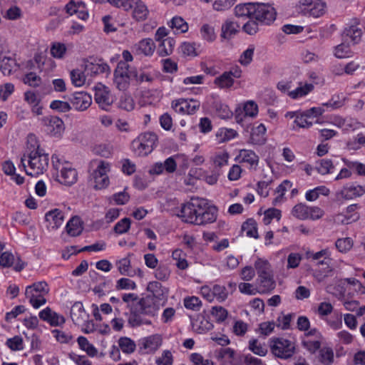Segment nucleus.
I'll list each match as a JSON object with an SVG mask.
<instances>
[{"label": "nucleus", "instance_id": "obj_1", "mask_svg": "<svg viewBox=\"0 0 365 365\" xmlns=\"http://www.w3.org/2000/svg\"><path fill=\"white\" fill-rule=\"evenodd\" d=\"M48 154L41 148L34 135L27 138L26 150L21 158V164L28 175L36 176L43 173L48 167Z\"/></svg>", "mask_w": 365, "mask_h": 365}, {"label": "nucleus", "instance_id": "obj_2", "mask_svg": "<svg viewBox=\"0 0 365 365\" xmlns=\"http://www.w3.org/2000/svg\"><path fill=\"white\" fill-rule=\"evenodd\" d=\"M158 312V307L150 297H142L138 304L132 305L128 317V324L131 327L150 324L151 322L144 316L154 317Z\"/></svg>", "mask_w": 365, "mask_h": 365}, {"label": "nucleus", "instance_id": "obj_3", "mask_svg": "<svg viewBox=\"0 0 365 365\" xmlns=\"http://www.w3.org/2000/svg\"><path fill=\"white\" fill-rule=\"evenodd\" d=\"M53 169L56 171V179L61 184L71 185L77 180V172L68 163L61 162L56 154L51 156Z\"/></svg>", "mask_w": 365, "mask_h": 365}, {"label": "nucleus", "instance_id": "obj_4", "mask_svg": "<svg viewBox=\"0 0 365 365\" xmlns=\"http://www.w3.org/2000/svg\"><path fill=\"white\" fill-rule=\"evenodd\" d=\"M205 205L204 199H192L181 205L180 209H176L175 215L187 223L196 224L198 212Z\"/></svg>", "mask_w": 365, "mask_h": 365}, {"label": "nucleus", "instance_id": "obj_5", "mask_svg": "<svg viewBox=\"0 0 365 365\" xmlns=\"http://www.w3.org/2000/svg\"><path fill=\"white\" fill-rule=\"evenodd\" d=\"M157 140L158 137L154 133H141L133 140L132 149L138 156L147 155L152 152Z\"/></svg>", "mask_w": 365, "mask_h": 365}, {"label": "nucleus", "instance_id": "obj_6", "mask_svg": "<svg viewBox=\"0 0 365 365\" xmlns=\"http://www.w3.org/2000/svg\"><path fill=\"white\" fill-rule=\"evenodd\" d=\"M138 79V72L135 70H130L126 62L120 61L114 72V83L120 91L126 90L130 81Z\"/></svg>", "mask_w": 365, "mask_h": 365}, {"label": "nucleus", "instance_id": "obj_7", "mask_svg": "<svg viewBox=\"0 0 365 365\" xmlns=\"http://www.w3.org/2000/svg\"><path fill=\"white\" fill-rule=\"evenodd\" d=\"M269 346L272 353L275 356L283 359L292 357L295 351L294 344L284 338L274 337L270 339Z\"/></svg>", "mask_w": 365, "mask_h": 365}, {"label": "nucleus", "instance_id": "obj_8", "mask_svg": "<svg viewBox=\"0 0 365 365\" xmlns=\"http://www.w3.org/2000/svg\"><path fill=\"white\" fill-rule=\"evenodd\" d=\"M97 167L91 175V181L95 189H103L109 185L108 173L110 171V164L104 160L97 162Z\"/></svg>", "mask_w": 365, "mask_h": 365}, {"label": "nucleus", "instance_id": "obj_9", "mask_svg": "<svg viewBox=\"0 0 365 365\" xmlns=\"http://www.w3.org/2000/svg\"><path fill=\"white\" fill-rule=\"evenodd\" d=\"M253 11V19L265 25L271 24L277 16L274 8L267 4L256 3Z\"/></svg>", "mask_w": 365, "mask_h": 365}, {"label": "nucleus", "instance_id": "obj_10", "mask_svg": "<svg viewBox=\"0 0 365 365\" xmlns=\"http://www.w3.org/2000/svg\"><path fill=\"white\" fill-rule=\"evenodd\" d=\"M147 291L150 293L145 297H150L153 302L158 305V310L162 307L166 300L168 289L157 282L153 281L148 283L147 286Z\"/></svg>", "mask_w": 365, "mask_h": 365}, {"label": "nucleus", "instance_id": "obj_11", "mask_svg": "<svg viewBox=\"0 0 365 365\" xmlns=\"http://www.w3.org/2000/svg\"><path fill=\"white\" fill-rule=\"evenodd\" d=\"M94 99L98 106L105 110H108L114 102V98L110 94L108 88L102 83H98L95 86Z\"/></svg>", "mask_w": 365, "mask_h": 365}, {"label": "nucleus", "instance_id": "obj_12", "mask_svg": "<svg viewBox=\"0 0 365 365\" xmlns=\"http://www.w3.org/2000/svg\"><path fill=\"white\" fill-rule=\"evenodd\" d=\"M200 103L194 99H178L172 102V108L176 113L181 114H193L199 109Z\"/></svg>", "mask_w": 365, "mask_h": 365}, {"label": "nucleus", "instance_id": "obj_13", "mask_svg": "<svg viewBox=\"0 0 365 365\" xmlns=\"http://www.w3.org/2000/svg\"><path fill=\"white\" fill-rule=\"evenodd\" d=\"M303 11L314 17H319L325 13L326 3L323 0H299Z\"/></svg>", "mask_w": 365, "mask_h": 365}, {"label": "nucleus", "instance_id": "obj_14", "mask_svg": "<svg viewBox=\"0 0 365 365\" xmlns=\"http://www.w3.org/2000/svg\"><path fill=\"white\" fill-rule=\"evenodd\" d=\"M42 122L46 128L47 133L52 136H59L64 130V123L57 116L49 115L43 117Z\"/></svg>", "mask_w": 365, "mask_h": 365}, {"label": "nucleus", "instance_id": "obj_15", "mask_svg": "<svg viewBox=\"0 0 365 365\" xmlns=\"http://www.w3.org/2000/svg\"><path fill=\"white\" fill-rule=\"evenodd\" d=\"M217 210L215 207L208 206L205 200V205L203 208H200L198 212L196 224L197 225H203L207 223H212L217 219Z\"/></svg>", "mask_w": 365, "mask_h": 365}, {"label": "nucleus", "instance_id": "obj_16", "mask_svg": "<svg viewBox=\"0 0 365 365\" xmlns=\"http://www.w3.org/2000/svg\"><path fill=\"white\" fill-rule=\"evenodd\" d=\"M72 107L78 111L86 110L91 104V96L86 92H76L70 99Z\"/></svg>", "mask_w": 365, "mask_h": 365}, {"label": "nucleus", "instance_id": "obj_17", "mask_svg": "<svg viewBox=\"0 0 365 365\" xmlns=\"http://www.w3.org/2000/svg\"><path fill=\"white\" fill-rule=\"evenodd\" d=\"M236 159L240 163L248 164L250 170H256L259 162V156L253 150L249 149L240 150Z\"/></svg>", "mask_w": 365, "mask_h": 365}, {"label": "nucleus", "instance_id": "obj_18", "mask_svg": "<svg viewBox=\"0 0 365 365\" xmlns=\"http://www.w3.org/2000/svg\"><path fill=\"white\" fill-rule=\"evenodd\" d=\"M365 193V189L361 185H350L344 187L339 192L336 197L340 200H351L360 197Z\"/></svg>", "mask_w": 365, "mask_h": 365}, {"label": "nucleus", "instance_id": "obj_19", "mask_svg": "<svg viewBox=\"0 0 365 365\" xmlns=\"http://www.w3.org/2000/svg\"><path fill=\"white\" fill-rule=\"evenodd\" d=\"M39 317L53 327L61 326L65 323V318L53 311L50 307H46L41 311Z\"/></svg>", "mask_w": 365, "mask_h": 365}, {"label": "nucleus", "instance_id": "obj_20", "mask_svg": "<svg viewBox=\"0 0 365 365\" xmlns=\"http://www.w3.org/2000/svg\"><path fill=\"white\" fill-rule=\"evenodd\" d=\"M240 25L237 22L227 19L221 26V41H229L232 38L240 31Z\"/></svg>", "mask_w": 365, "mask_h": 365}, {"label": "nucleus", "instance_id": "obj_21", "mask_svg": "<svg viewBox=\"0 0 365 365\" xmlns=\"http://www.w3.org/2000/svg\"><path fill=\"white\" fill-rule=\"evenodd\" d=\"M65 9L70 16H76L81 20H86L88 16L85 4L82 2L76 4L71 1L66 4Z\"/></svg>", "mask_w": 365, "mask_h": 365}, {"label": "nucleus", "instance_id": "obj_22", "mask_svg": "<svg viewBox=\"0 0 365 365\" xmlns=\"http://www.w3.org/2000/svg\"><path fill=\"white\" fill-rule=\"evenodd\" d=\"M84 70L87 75L91 76L110 72L108 65L101 60L95 62H86L85 63Z\"/></svg>", "mask_w": 365, "mask_h": 365}, {"label": "nucleus", "instance_id": "obj_23", "mask_svg": "<svg viewBox=\"0 0 365 365\" xmlns=\"http://www.w3.org/2000/svg\"><path fill=\"white\" fill-rule=\"evenodd\" d=\"M133 48L138 54H143L146 56H150L153 54L156 46L153 40L148 38L140 41L133 46Z\"/></svg>", "mask_w": 365, "mask_h": 365}, {"label": "nucleus", "instance_id": "obj_24", "mask_svg": "<svg viewBox=\"0 0 365 365\" xmlns=\"http://www.w3.org/2000/svg\"><path fill=\"white\" fill-rule=\"evenodd\" d=\"M132 16L136 21L145 20L149 14V10L145 4L141 0L133 1Z\"/></svg>", "mask_w": 365, "mask_h": 365}, {"label": "nucleus", "instance_id": "obj_25", "mask_svg": "<svg viewBox=\"0 0 365 365\" xmlns=\"http://www.w3.org/2000/svg\"><path fill=\"white\" fill-rule=\"evenodd\" d=\"M266 127L263 123H260L252 130L250 143L253 145H261L266 142Z\"/></svg>", "mask_w": 365, "mask_h": 365}, {"label": "nucleus", "instance_id": "obj_26", "mask_svg": "<svg viewBox=\"0 0 365 365\" xmlns=\"http://www.w3.org/2000/svg\"><path fill=\"white\" fill-rule=\"evenodd\" d=\"M257 284L258 292L261 294L270 292L275 287V282L272 274L258 277Z\"/></svg>", "mask_w": 365, "mask_h": 365}, {"label": "nucleus", "instance_id": "obj_27", "mask_svg": "<svg viewBox=\"0 0 365 365\" xmlns=\"http://www.w3.org/2000/svg\"><path fill=\"white\" fill-rule=\"evenodd\" d=\"M45 218L53 229H58L63 225L64 221L63 213L58 209H54L48 212L46 214Z\"/></svg>", "mask_w": 365, "mask_h": 365}, {"label": "nucleus", "instance_id": "obj_28", "mask_svg": "<svg viewBox=\"0 0 365 365\" xmlns=\"http://www.w3.org/2000/svg\"><path fill=\"white\" fill-rule=\"evenodd\" d=\"M162 344V338L158 334L151 335L143 339V348L147 352L155 351Z\"/></svg>", "mask_w": 365, "mask_h": 365}, {"label": "nucleus", "instance_id": "obj_29", "mask_svg": "<svg viewBox=\"0 0 365 365\" xmlns=\"http://www.w3.org/2000/svg\"><path fill=\"white\" fill-rule=\"evenodd\" d=\"M175 44V41L173 38L167 37L159 41L157 52L160 56H169L173 52Z\"/></svg>", "mask_w": 365, "mask_h": 365}, {"label": "nucleus", "instance_id": "obj_30", "mask_svg": "<svg viewBox=\"0 0 365 365\" xmlns=\"http://www.w3.org/2000/svg\"><path fill=\"white\" fill-rule=\"evenodd\" d=\"M5 243L0 242V267H10L15 260L14 255L9 251H5Z\"/></svg>", "mask_w": 365, "mask_h": 365}, {"label": "nucleus", "instance_id": "obj_31", "mask_svg": "<svg viewBox=\"0 0 365 365\" xmlns=\"http://www.w3.org/2000/svg\"><path fill=\"white\" fill-rule=\"evenodd\" d=\"M86 312L83 304L80 302H75L71 309V317L75 324H80L84 321Z\"/></svg>", "mask_w": 365, "mask_h": 365}, {"label": "nucleus", "instance_id": "obj_32", "mask_svg": "<svg viewBox=\"0 0 365 365\" xmlns=\"http://www.w3.org/2000/svg\"><path fill=\"white\" fill-rule=\"evenodd\" d=\"M66 231L71 236L79 235L83 231L81 219L78 217H73L66 224Z\"/></svg>", "mask_w": 365, "mask_h": 365}, {"label": "nucleus", "instance_id": "obj_33", "mask_svg": "<svg viewBox=\"0 0 365 365\" xmlns=\"http://www.w3.org/2000/svg\"><path fill=\"white\" fill-rule=\"evenodd\" d=\"M194 331L198 334L205 333L212 328V324L204 317H198L192 322Z\"/></svg>", "mask_w": 365, "mask_h": 365}, {"label": "nucleus", "instance_id": "obj_34", "mask_svg": "<svg viewBox=\"0 0 365 365\" xmlns=\"http://www.w3.org/2000/svg\"><path fill=\"white\" fill-rule=\"evenodd\" d=\"M361 34V30L356 26H349L344 31V37L346 38V41H348L349 39L354 44L359 42Z\"/></svg>", "mask_w": 365, "mask_h": 365}, {"label": "nucleus", "instance_id": "obj_35", "mask_svg": "<svg viewBox=\"0 0 365 365\" xmlns=\"http://www.w3.org/2000/svg\"><path fill=\"white\" fill-rule=\"evenodd\" d=\"M254 3L239 4L235 8V14L237 17H252L255 8Z\"/></svg>", "mask_w": 365, "mask_h": 365}, {"label": "nucleus", "instance_id": "obj_36", "mask_svg": "<svg viewBox=\"0 0 365 365\" xmlns=\"http://www.w3.org/2000/svg\"><path fill=\"white\" fill-rule=\"evenodd\" d=\"M255 271L256 270L258 277L267 276L272 274L271 266L266 259L258 258L254 264Z\"/></svg>", "mask_w": 365, "mask_h": 365}, {"label": "nucleus", "instance_id": "obj_37", "mask_svg": "<svg viewBox=\"0 0 365 365\" xmlns=\"http://www.w3.org/2000/svg\"><path fill=\"white\" fill-rule=\"evenodd\" d=\"M77 342L80 349L86 351L89 356L93 357L98 354L97 349L85 336L78 337Z\"/></svg>", "mask_w": 365, "mask_h": 365}, {"label": "nucleus", "instance_id": "obj_38", "mask_svg": "<svg viewBox=\"0 0 365 365\" xmlns=\"http://www.w3.org/2000/svg\"><path fill=\"white\" fill-rule=\"evenodd\" d=\"M314 89V85L312 83H305L304 85H300L296 89L289 91L288 95L292 99H297L303 96H307Z\"/></svg>", "mask_w": 365, "mask_h": 365}, {"label": "nucleus", "instance_id": "obj_39", "mask_svg": "<svg viewBox=\"0 0 365 365\" xmlns=\"http://www.w3.org/2000/svg\"><path fill=\"white\" fill-rule=\"evenodd\" d=\"M291 212L298 220H308L309 206L304 203H298L294 206Z\"/></svg>", "mask_w": 365, "mask_h": 365}, {"label": "nucleus", "instance_id": "obj_40", "mask_svg": "<svg viewBox=\"0 0 365 365\" xmlns=\"http://www.w3.org/2000/svg\"><path fill=\"white\" fill-rule=\"evenodd\" d=\"M31 291V294H46L48 292V284L46 282H38L28 286L26 288L25 295H29L28 291Z\"/></svg>", "mask_w": 365, "mask_h": 365}, {"label": "nucleus", "instance_id": "obj_41", "mask_svg": "<svg viewBox=\"0 0 365 365\" xmlns=\"http://www.w3.org/2000/svg\"><path fill=\"white\" fill-rule=\"evenodd\" d=\"M70 74L72 83L75 86L81 87L85 84L86 80L85 70L83 71L80 68H76L72 70Z\"/></svg>", "mask_w": 365, "mask_h": 365}, {"label": "nucleus", "instance_id": "obj_42", "mask_svg": "<svg viewBox=\"0 0 365 365\" xmlns=\"http://www.w3.org/2000/svg\"><path fill=\"white\" fill-rule=\"evenodd\" d=\"M339 126L345 131H354L363 128V125L354 118H346L341 120L339 122Z\"/></svg>", "mask_w": 365, "mask_h": 365}, {"label": "nucleus", "instance_id": "obj_43", "mask_svg": "<svg viewBox=\"0 0 365 365\" xmlns=\"http://www.w3.org/2000/svg\"><path fill=\"white\" fill-rule=\"evenodd\" d=\"M234 82V79L229 76V73L225 72L214 80L215 85L221 89L232 87Z\"/></svg>", "mask_w": 365, "mask_h": 365}, {"label": "nucleus", "instance_id": "obj_44", "mask_svg": "<svg viewBox=\"0 0 365 365\" xmlns=\"http://www.w3.org/2000/svg\"><path fill=\"white\" fill-rule=\"evenodd\" d=\"M316 169L319 173L326 175L333 173L334 165L331 160L322 159L317 163Z\"/></svg>", "mask_w": 365, "mask_h": 365}, {"label": "nucleus", "instance_id": "obj_45", "mask_svg": "<svg viewBox=\"0 0 365 365\" xmlns=\"http://www.w3.org/2000/svg\"><path fill=\"white\" fill-rule=\"evenodd\" d=\"M200 31L202 38L209 43H212L216 39L215 29L209 24L202 25Z\"/></svg>", "mask_w": 365, "mask_h": 365}, {"label": "nucleus", "instance_id": "obj_46", "mask_svg": "<svg viewBox=\"0 0 365 365\" xmlns=\"http://www.w3.org/2000/svg\"><path fill=\"white\" fill-rule=\"evenodd\" d=\"M118 346L121 351L125 354L134 352L136 348L134 341L128 337H120L118 340Z\"/></svg>", "mask_w": 365, "mask_h": 365}, {"label": "nucleus", "instance_id": "obj_47", "mask_svg": "<svg viewBox=\"0 0 365 365\" xmlns=\"http://www.w3.org/2000/svg\"><path fill=\"white\" fill-rule=\"evenodd\" d=\"M183 304L186 309L194 312L200 311L202 306L201 300L195 296L185 297L183 300Z\"/></svg>", "mask_w": 365, "mask_h": 365}, {"label": "nucleus", "instance_id": "obj_48", "mask_svg": "<svg viewBox=\"0 0 365 365\" xmlns=\"http://www.w3.org/2000/svg\"><path fill=\"white\" fill-rule=\"evenodd\" d=\"M353 245L354 241L351 237L339 238L335 242L336 248L341 253L348 252Z\"/></svg>", "mask_w": 365, "mask_h": 365}, {"label": "nucleus", "instance_id": "obj_49", "mask_svg": "<svg viewBox=\"0 0 365 365\" xmlns=\"http://www.w3.org/2000/svg\"><path fill=\"white\" fill-rule=\"evenodd\" d=\"M359 219V213H353L350 215L340 213L335 216L334 221L338 224L349 225L357 221Z\"/></svg>", "mask_w": 365, "mask_h": 365}, {"label": "nucleus", "instance_id": "obj_50", "mask_svg": "<svg viewBox=\"0 0 365 365\" xmlns=\"http://www.w3.org/2000/svg\"><path fill=\"white\" fill-rule=\"evenodd\" d=\"M67 48L64 43L54 42L50 49L51 55L56 58H63L66 53Z\"/></svg>", "mask_w": 365, "mask_h": 365}, {"label": "nucleus", "instance_id": "obj_51", "mask_svg": "<svg viewBox=\"0 0 365 365\" xmlns=\"http://www.w3.org/2000/svg\"><path fill=\"white\" fill-rule=\"evenodd\" d=\"M255 50V46L254 45H250L240 55L238 60L240 63L245 66H248L252 61Z\"/></svg>", "mask_w": 365, "mask_h": 365}, {"label": "nucleus", "instance_id": "obj_52", "mask_svg": "<svg viewBox=\"0 0 365 365\" xmlns=\"http://www.w3.org/2000/svg\"><path fill=\"white\" fill-rule=\"evenodd\" d=\"M215 109L216 114L222 119L229 118L233 115L230 108L221 102L215 103Z\"/></svg>", "mask_w": 365, "mask_h": 365}, {"label": "nucleus", "instance_id": "obj_53", "mask_svg": "<svg viewBox=\"0 0 365 365\" xmlns=\"http://www.w3.org/2000/svg\"><path fill=\"white\" fill-rule=\"evenodd\" d=\"M116 267L119 272L123 275L132 276L130 272V259L128 256L116 261Z\"/></svg>", "mask_w": 365, "mask_h": 365}, {"label": "nucleus", "instance_id": "obj_54", "mask_svg": "<svg viewBox=\"0 0 365 365\" xmlns=\"http://www.w3.org/2000/svg\"><path fill=\"white\" fill-rule=\"evenodd\" d=\"M212 292L214 294V299H215L219 302L225 301L228 297V292L225 286L220 284H215L212 287Z\"/></svg>", "mask_w": 365, "mask_h": 365}, {"label": "nucleus", "instance_id": "obj_55", "mask_svg": "<svg viewBox=\"0 0 365 365\" xmlns=\"http://www.w3.org/2000/svg\"><path fill=\"white\" fill-rule=\"evenodd\" d=\"M15 65V61L6 56L1 60L0 69L4 76L10 75Z\"/></svg>", "mask_w": 365, "mask_h": 365}, {"label": "nucleus", "instance_id": "obj_56", "mask_svg": "<svg viewBox=\"0 0 365 365\" xmlns=\"http://www.w3.org/2000/svg\"><path fill=\"white\" fill-rule=\"evenodd\" d=\"M281 218V211L276 208H269L264 211L262 221L264 225H269L273 219L279 220Z\"/></svg>", "mask_w": 365, "mask_h": 365}, {"label": "nucleus", "instance_id": "obj_57", "mask_svg": "<svg viewBox=\"0 0 365 365\" xmlns=\"http://www.w3.org/2000/svg\"><path fill=\"white\" fill-rule=\"evenodd\" d=\"M242 230L246 232L248 237L258 238L257 223L255 220L250 219L242 225Z\"/></svg>", "mask_w": 365, "mask_h": 365}, {"label": "nucleus", "instance_id": "obj_58", "mask_svg": "<svg viewBox=\"0 0 365 365\" xmlns=\"http://www.w3.org/2000/svg\"><path fill=\"white\" fill-rule=\"evenodd\" d=\"M237 132L231 128H222L216 133L220 142L228 141L237 135Z\"/></svg>", "mask_w": 365, "mask_h": 365}, {"label": "nucleus", "instance_id": "obj_59", "mask_svg": "<svg viewBox=\"0 0 365 365\" xmlns=\"http://www.w3.org/2000/svg\"><path fill=\"white\" fill-rule=\"evenodd\" d=\"M25 84H28L32 87H38L42 85V80L40 76L34 72H30L25 75L23 78Z\"/></svg>", "mask_w": 365, "mask_h": 365}, {"label": "nucleus", "instance_id": "obj_60", "mask_svg": "<svg viewBox=\"0 0 365 365\" xmlns=\"http://www.w3.org/2000/svg\"><path fill=\"white\" fill-rule=\"evenodd\" d=\"M249 349L255 354L264 356L267 353L266 347L259 343L257 339H252L249 342Z\"/></svg>", "mask_w": 365, "mask_h": 365}, {"label": "nucleus", "instance_id": "obj_61", "mask_svg": "<svg viewBox=\"0 0 365 365\" xmlns=\"http://www.w3.org/2000/svg\"><path fill=\"white\" fill-rule=\"evenodd\" d=\"M118 107L126 111H131L135 108V103L133 98L125 94L123 95L119 101Z\"/></svg>", "mask_w": 365, "mask_h": 365}, {"label": "nucleus", "instance_id": "obj_62", "mask_svg": "<svg viewBox=\"0 0 365 365\" xmlns=\"http://www.w3.org/2000/svg\"><path fill=\"white\" fill-rule=\"evenodd\" d=\"M29 295H26V297L29 299L31 304L36 309L43 305L46 300L43 294H31V291H28Z\"/></svg>", "mask_w": 365, "mask_h": 365}, {"label": "nucleus", "instance_id": "obj_63", "mask_svg": "<svg viewBox=\"0 0 365 365\" xmlns=\"http://www.w3.org/2000/svg\"><path fill=\"white\" fill-rule=\"evenodd\" d=\"M130 227V220L125 217L118 222L113 227V230L118 235H122L127 232Z\"/></svg>", "mask_w": 365, "mask_h": 365}, {"label": "nucleus", "instance_id": "obj_64", "mask_svg": "<svg viewBox=\"0 0 365 365\" xmlns=\"http://www.w3.org/2000/svg\"><path fill=\"white\" fill-rule=\"evenodd\" d=\"M242 110L245 113V115L255 118L258 113V106L255 101H248L245 103Z\"/></svg>", "mask_w": 365, "mask_h": 365}]
</instances>
